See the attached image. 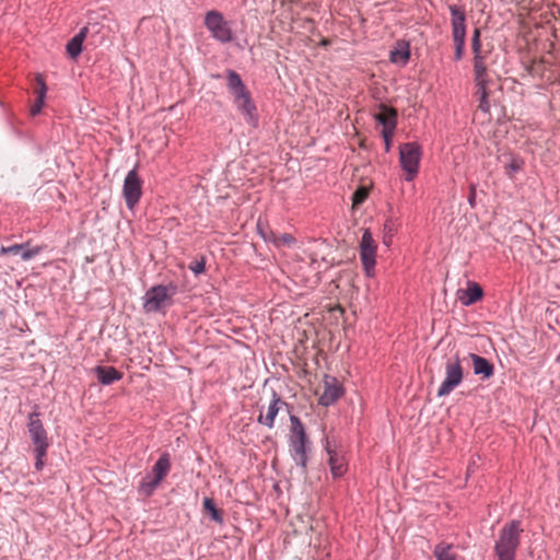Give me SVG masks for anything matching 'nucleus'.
<instances>
[{"label": "nucleus", "instance_id": "1", "mask_svg": "<svg viewBox=\"0 0 560 560\" xmlns=\"http://www.w3.org/2000/svg\"><path fill=\"white\" fill-rule=\"evenodd\" d=\"M523 532L524 528L518 520L506 523L500 529L494 544V553L498 560H515Z\"/></svg>", "mask_w": 560, "mask_h": 560}, {"label": "nucleus", "instance_id": "2", "mask_svg": "<svg viewBox=\"0 0 560 560\" xmlns=\"http://www.w3.org/2000/svg\"><path fill=\"white\" fill-rule=\"evenodd\" d=\"M291 438H290V452L296 465L305 468L307 463L306 455V433L300 419L291 416Z\"/></svg>", "mask_w": 560, "mask_h": 560}, {"label": "nucleus", "instance_id": "3", "mask_svg": "<svg viewBox=\"0 0 560 560\" xmlns=\"http://www.w3.org/2000/svg\"><path fill=\"white\" fill-rule=\"evenodd\" d=\"M177 292L175 284L155 285L147 291L143 307L145 312H159L172 304V299Z\"/></svg>", "mask_w": 560, "mask_h": 560}, {"label": "nucleus", "instance_id": "4", "mask_svg": "<svg viewBox=\"0 0 560 560\" xmlns=\"http://www.w3.org/2000/svg\"><path fill=\"white\" fill-rule=\"evenodd\" d=\"M444 370V378L438 389V397L450 395L464 380V369L458 354H455L445 362Z\"/></svg>", "mask_w": 560, "mask_h": 560}, {"label": "nucleus", "instance_id": "5", "mask_svg": "<svg viewBox=\"0 0 560 560\" xmlns=\"http://www.w3.org/2000/svg\"><path fill=\"white\" fill-rule=\"evenodd\" d=\"M421 148L416 142H407L399 147V162L406 172L405 179L411 182L419 172Z\"/></svg>", "mask_w": 560, "mask_h": 560}, {"label": "nucleus", "instance_id": "6", "mask_svg": "<svg viewBox=\"0 0 560 560\" xmlns=\"http://www.w3.org/2000/svg\"><path fill=\"white\" fill-rule=\"evenodd\" d=\"M205 26L211 33V36L222 44L230 43L233 39L231 26L223 14L217 10H210L206 13Z\"/></svg>", "mask_w": 560, "mask_h": 560}, {"label": "nucleus", "instance_id": "7", "mask_svg": "<svg viewBox=\"0 0 560 560\" xmlns=\"http://www.w3.org/2000/svg\"><path fill=\"white\" fill-rule=\"evenodd\" d=\"M474 77H489L488 58L492 51V47L483 48L480 39V30L475 28L471 38Z\"/></svg>", "mask_w": 560, "mask_h": 560}, {"label": "nucleus", "instance_id": "8", "mask_svg": "<svg viewBox=\"0 0 560 560\" xmlns=\"http://www.w3.org/2000/svg\"><path fill=\"white\" fill-rule=\"evenodd\" d=\"M377 244L370 230H364L360 242V259L368 277L374 275Z\"/></svg>", "mask_w": 560, "mask_h": 560}, {"label": "nucleus", "instance_id": "9", "mask_svg": "<svg viewBox=\"0 0 560 560\" xmlns=\"http://www.w3.org/2000/svg\"><path fill=\"white\" fill-rule=\"evenodd\" d=\"M122 195L128 209L132 210L142 196V180L136 168L128 172L124 180Z\"/></svg>", "mask_w": 560, "mask_h": 560}, {"label": "nucleus", "instance_id": "10", "mask_svg": "<svg viewBox=\"0 0 560 560\" xmlns=\"http://www.w3.org/2000/svg\"><path fill=\"white\" fill-rule=\"evenodd\" d=\"M27 428L33 444L35 445V448H37L39 455H46L47 448L49 446L47 432L37 412H32L28 416Z\"/></svg>", "mask_w": 560, "mask_h": 560}, {"label": "nucleus", "instance_id": "11", "mask_svg": "<svg viewBox=\"0 0 560 560\" xmlns=\"http://www.w3.org/2000/svg\"><path fill=\"white\" fill-rule=\"evenodd\" d=\"M317 394L319 395V404L323 406H329L341 397L343 390L336 377L325 375L323 385L318 389Z\"/></svg>", "mask_w": 560, "mask_h": 560}, {"label": "nucleus", "instance_id": "12", "mask_svg": "<svg viewBox=\"0 0 560 560\" xmlns=\"http://www.w3.org/2000/svg\"><path fill=\"white\" fill-rule=\"evenodd\" d=\"M452 15V37L466 38V14L465 11L456 4L448 5Z\"/></svg>", "mask_w": 560, "mask_h": 560}, {"label": "nucleus", "instance_id": "13", "mask_svg": "<svg viewBox=\"0 0 560 560\" xmlns=\"http://www.w3.org/2000/svg\"><path fill=\"white\" fill-rule=\"evenodd\" d=\"M234 103L237 108L245 116V119L249 124H254L256 121L255 113L256 106L254 105L249 91H245L234 96Z\"/></svg>", "mask_w": 560, "mask_h": 560}, {"label": "nucleus", "instance_id": "14", "mask_svg": "<svg viewBox=\"0 0 560 560\" xmlns=\"http://www.w3.org/2000/svg\"><path fill=\"white\" fill-rule=\"evenodd\" d=\"M482 295V288L478 283L472 281H468L466 289H460L457 291V299L465 306H469L478 302L479 300H481Z\"/></svg>", "mask_w": 560, "mask_h": 560}, {"label": "nucleus", "instance_id": "15", "mask_svg": "<svg viewBox=\"0 0 560 560\" xmlns=\"http://www.w3.org/2000/svg\"><path fill=\"white\" fill-rule=\"evenodd\" d=\"M375 119L383 125L386 133L394 132L397 124V113L394 108L381 105L380 112L374 115Z\"/></svg>", "mask_w": 560, "mask_h": 560}, {"label": "nucleus", "instance_id": "16", "mask_svg": "<svg viewBox=\"0 0 560 560\" xmlns=\"http://www.w3.org/2000/svg\"><path fill=\"white\" fill-rule=\"evenodd\" d=\"M474 80L477 88L476 96L479 101L478 108L483 113H488L490 109V104L488 101L489 77H474Z\"/></svg>", "mask_w": 560, "mask_h": 560}, {"label": "nucleus", "instance_id": "17", "mask_svg": "<svg viewBox=\"0 0 560 560\" xmlns=\"http://www.w3.org/2000/svg\"><path fill=\"white\" fill-rule=\"evenodd\" d=\"M469 358L471 359L472 370L476 375H481L482 378H490L494 373L493 364L478 354L470 353Z\"/></svg>", "mask_w": 560, "mask_h": 560}, {"label": "nucleus", "instance_id": "18", "mask_svg": "<svg viewBox=\"0 0 560 560\" xmlns=\"http://www.w3.org/2000/svg\"><path fill=\"white\" fill-rule=\"evenodd\" d=\"M327 452L329 455V465L332 476L335 478L343 476L347 471V462L345 456L341 453L330 448H327Z\"/></svg>", "mask_w": 560, "mask_h": 560}, {"label": "nucleus", "instance_id": "19", "mask_svg": "<svg viewBox=\"0 0 560 560\" xmlns=\"http://www.w3.org/2000/svg\"><path fill=\"white\" fill-rule=\"evenodd\" d=\"M280 405H284V402L279 397H277L275 394L272 401L268 406L266 415H262V413L259 415L258 422L268 428H272L273 423H275V419L280 410Z\"/></svg>", "mask_w": 560, "mask_h": 560}, {"label": "nucleus", "instance_id": "20", "mask_svg": "<svg viewBox=\"0 0 560 560\" xmlns=\"http://www.w3.org/2000/svg\"><path fill=\"white\" fill-rule=\"evenodd\" d=\"M95 373L97 375L98 381L104 385H109L116 381H119L122 377V374L114 366L98 365L95 368Z\"/></svg>", "mask_w": 560, "mask_h": 560}, {"label": "nucleus", "instance_id": "21", "mask_svg": "<svg viewBox=\"0 0 560 560\" xmlns=\"http://www.w3.org/2000/svg\"><path fill=\"white\" fill-rule=\"evenodd\" d=\"M38 253H39L38 248L25 249L24 245H22V244H14L9 247H4V246L0 247V255H7V254L21 255L23 260H28V259L33 258L35 255H37Z\"/></svg>", "mask_w": 560, "mask_h": 560}, {"label": "nucleus", "instance_id": "22", "mask_svg": "<svg viewBox=\"0 0 560 560\" xmlns=\"http://www.w3.org/2000/svg\"><path fill=\"white\" fill-rule=\"evenodd\" d=\"M171 469V460L170 455L167 453H164L161 455V457L158 459L155 465L152 468L153 478L158 481H162L164 477L168 474Z\"/></svg>", "mask_w": 560, "mask_h": 560}, {"label": "nucleus", "instance_id": "23", "mask_svg": "<svg viewBox=\"0 0 560 560\" xmlns=\"http://www.w3.org/2000/svg\"><path fill=\"white\" fill-rule=\"evenodd\" d=\"M436 560H456L457 553L454 551V545L445 541L439 542L433 550Z\"/></svg>", "mask_w": 560, "mask_h": 560}, {"label": "nucleus", "instance_id": "24", "mask_svg": "<svg viewBox=\"0 0 560 560\" xmlns=\"http://www.w3.org/2000/svg\"><path fill=\"white\" fill-rule=\"evenodd\" d=\"M410 58L409 44L400 42L396 48L390 51V61L394 63L406 65Z\"/></svg>", "mask_w": 560, "mask_h": 560}, {"label": "nucleus", "instance_id": "25", "mask_svg": "<svg viewBox=\"0 0 560 560\" xmlns=\"http://www.w3.org/2000/svg\"><path fill=\"white\" fill-rule=\"evenodd\" d=\"M88 27H83L67 45V51L72 58H77L82 51V44L86 37Z\"/></svg>", "mask_w": 560, "mask_h": 560}, {"label": "nucleus", "instance_id": "26", "mask_svg": "<svg viewBox=\"0 0 560 560\" xmlns=\"http://www.w3.org/2000/svg\"><path fill=\"white\" fill-rule=\"evenodd\" d=\"M228 86L233 97L240 93L247 91L241 77L235 71H229L228 73Z\"/></svg>", "mask_w": 560, "mask_h": 560}, {"label": "nucleus", "instance_id": "27", "mask_svg": "<svg viewBox=\"0 0 560 560\" xmlns=\"http://www.w3.org/2000/svg\"><path fill=\"white\" fill-rule=\"evenodd\" d=\"M37 84L39 86V89L36 91L37 100L34 103V105L31 107V115H33V116L40 113L42 107L44 105V98L46 95V91H47L46 84L40 77H37Z\"/></svg>", "mask_w": 560, "mask_h": 560}, {"label": "nucleus", "instance_id": "28", "mask_svg": "<svg viewBox=\"0 0 560 560\" xmlns=\"http://www.w3.org/2000/svg\"><path fill=\"white\" fill-rule=\"evenodd\" d=\"M203 509L211 514V518L217 523H222V512L215 508V504L212 499L205 498L203 500Z\"/></svg>", "mask_w": 560, "mask_h": 560}, {"label": "nucleus", "instance_id": "29", "mask_svg": "<svg viewBox=\"0 0 560 560\" xmlns=\"http://www.w3.org/2000/svg\"><path fill=\"white\" fill-rule=\"evenodd\" d=\"M159 483L160 481L155 480L152 476H147L141 481L139 491L144 495H150Z\"/></svg>", "mask_w": 560, "mask_h": 560}, {"label": "nucleus", "instance_id": "30", "mask_svg": "<svg viewBox=\"0 0 560 560\" xmlns=\"http://www.w3.org/2000/svg\"><path fill=\"white\" fill-rule=\"evenodd\" d=\"M294 244H295V238L292 234H289V233L277 234L275 246L291 247Z\"/></svg>", "mask_w": 560, "mask_h": 560}, {"label": "nucleus", "instance_id": "31", "mask_svg": "<svg viewBox=\"0 0 560 560\" xmlns=\"http://www.w3.org/2000/svg\"><path fill=\"white\" fill-rule=\"evenodd\" d=\"M369 196V189L364 186L359 187L352 195V205L358 207L363 203Z\"/></svg>", "mask_w": 560, "mask_h": 560}, {"label": "nucleus", "instance_id": "32", "mask_svg": "<svg viewBox=\"0 0 560 560\" xmlns=\"http://www.w3.org/2000/svg\"><path fill=\"white\" fill-rule=\"evenodd\" d=\"M523 166V161L517 158H512L511 162L505 166V174L512 178L516 172Z\"/></svg>", "mask_w": 560, "mask_h": 560}, {"label": "nucleus", "instance_id": "33", "mask_svg": "<svg viewBox=\"0 0 560 560\" xmlns=\"http://www.w3.org/2000/svg\"><path fill=\"white\" fill-rule=\"evenodd\" d=\"M257 228H258V232L261 235V237L266 242H271L275 245L277 234L272 230H270L268 228H264L260 222H258Z\"/></svg>", "mask_w": 560, "mask_h": 560}, {"label": "nucleus", "instance_id": "34", "mask_svg": "<svg viewBox=\"0 0 560 560\" xmlns=\"http://www.w3.org/2000/svg\"><path fill=\"white\" fill-rule=\"evenodd\" d=\"M195 275H200L205 271V268H206V258L205 256H201L200 258H197L195 260H192L190 264H189V267H188Z\"/></svg>", "mask_w": 560, "mask_h": 560}, {"label": "nucleus", "instance_id": "35", "mask_svg": "<svg viewBox=\"0 0 560 560\" xmlns=\"http://www.w3.org/2000/svg\"><path fill=\"white\" fill-rule=\"evenodd\" d=\"M453 42L455 46L454 58L458 61L464 57L466 38H454Z\"/></svg>", "mask_w": 560, "mask_h": 560}, {"label": "nucleus", "instance_id": "36", "mask_svg": "<svg viewBox=\"0 0 560 560\" xmlns=\"http://www.w3.org/2000/svg\"><path fill=\"white\" fill-rule=\"evenodd\" d=\"M34 451H35V455H36L35 468H36V470H42L44 467L43 458L45 457V455H39L37 448H35Z\"/></svg>", "mask_w": 560, "mask_h": 560}, {"label": "nucleus", "instance_id": "37", "mask_svg": "<svg viewBox=\"0 0 560 560\" xmlns=\"http://www.w3.org/2000/svg\"><path fill=\"white\" fill-rule=\"evenodd\" d=\"M382 135H383V138H384V142H385V150L386 151H389L390 149V142H392V137L394 135V132H390L389 135L386 133L385 130L382 131Z\"/></svg>", "mask_w": 560, "mask_h": 560}, {"label": "nucleus", "instance_id": "38", "mask_svg": "<svg viewBox=\"0 0 560 560\" xmlns=\"http://www.w3.org/2000/svg\"><path fill=\"white\" fill-rule=\"evenodd\" d=\"M475 197H476V186L471 185L470 186V195L468 198V202L470 203L471 207L475 206Z\"/></svg>", "mask_w": 560, "mask_h": 560}]
</instances>
